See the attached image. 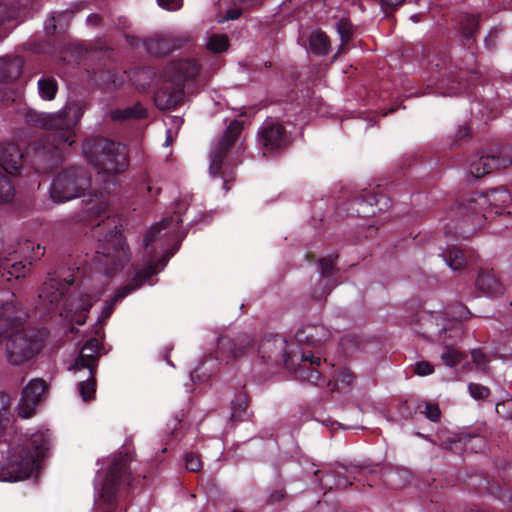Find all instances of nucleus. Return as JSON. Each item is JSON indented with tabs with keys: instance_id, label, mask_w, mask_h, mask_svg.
<instances>
[{
	"instance_id": "obj_5",
	"label": "nucleus",
	"mask_w": 512,
	"mask_h": 512,
	"mask_svg": "<svg viewBox=\"0 0 512 512\" xmlns=\"http://www.w3.org/2000/svg\"><path fill=\"white\" fill-rule=\"evenodd\" d=\"M93 234L98 240L93 261L99 269H103L106 276L111 277L130 260L119 219L107 215L105 220L96 225Z\"/></svg>"
},
{
	"instance_id": "obj_14",
	"label": "nucleus",
	"mask_w": 512,
	"mask_h": 512,
	"mask_svg": "<svg viewBox=\"0 0 512 512\" xmlns=\"http://www.w3.org/2000/svg\"><path fill=\"white\" fill-rule=\"evenodd\" d=\"M330 337V331L324 325H305L299 328L295 334V343H293L294 350L296 351H307L308 354L312 355L314 360L319 361V364H314L315 369L322 373V375L326 378V382L321 386L330 387L332 384V380L330 377L326 376L325 373L321 370V358L319 356H315L313 352L306 347H319L324 342H326Z\"/></svg>"
},
{
	"instance_id": "obj_25",
	"label": "nucleus",
	"mask_w": 512,
	"mask_h": 512,
	"mask_svg": "<svg viewBox=\"0 0 512 512\" xmlns=\"http://www.w3.org/2000/svg\"><path fill=\"white\" fill-rule=\"evenodd\" d=\"M96 337L88 339L81 348L78 357L75 360V369H88L89 374H96L98 359L100 357V348L102 344Z\"/></svg>"
},
{
	"instance_id": "obj_27",
	"label": "nucleus",
	"mask_w": 512,
	"mask_h": 512,
	"mask_svg": "<svg viewBox=\"0 0 512 512\" xmlns=\"http://www.w3.org/2000/svg\"><path fill=\"white\" fill-rule=\"evenodd\" d=\"M134 290H136V287H133L132 285H125L119 288L115 292L114 296L105 302L101 315L99 316L97 323L94 326L95 336H104V325L113 314L116 304L122 299H124L126 296H128Z\"/></svg>"
},
{
	"instance_id": "obj_50",
	"label": "nucleus",
	"mask_w": 512,
	"mask_h": 512,
	"mask_svg": "<svg viewBox=\"0 0 512 512\" xmlns=\"http://www.w3.org/2000/svg\"><path fill=\"white\" fill-rule=\"evenodd\" d=\"M471 358L477 369L487 371L489 367V360L486 354L481 349H474L471 351Z\"/></svg>"
},
{
	"instance_id": "obj_56",
	"label": "nucleus",
	"mask_w": 512,
	"mask_h": 512,
	"mask_svg": "<svg viewBox=\"0 0 512 512\" xmlns=\"http://www.w3.org/2000/svg\"><path fill=\"white\" fill-rule=\"evenodd\" d=\"M158 5L169 11H176L183 5V0H157Z\"/></svg>"
},
{
	"instance_id": "obj_26",
	"label": "nucleus",
	"mask_w": 512,
	"mask_h": 512,
	"mask_svg": "<svg viewBox=\"0 0 512 512\" xmlns=\"http://www.w3.org/2000/svg\"><path fill=\"white\" fill-rule=\"evenodd\" d=\"M445 321L446 318L440 315L424 312L418 317V323L416 324L418 328L415 331L428 340L436 342L441 335L442 325Z\"/></svg>"
},
{
	"instance_id": "obj_12",
	"label": "nucleus",
	"mask_w": 512,
	"mask_h": 512,
	"mask_svg": "<svg viewBox=\"0 0 512 512\" xmlns=\"http://www.w3.org/2000/svg\"><path fill=\"white\" fill-rule=\"evenodd\" d=\"M243 131V122L239 120H232L227 126L225 132L219 141L215 144L211 151L210 155V167L209 171L213 177H222L224 179V189L228 191L230 187L228 186V180L225 179V172L223 168L225 166V161L227 158V154L230 149L234 146L237 139L241 135Z\"/></svg>"
},
{
	"instance_id": "obj_39",
	"label": "nucleus",
	"mask_w": 512,
	"mask_h": 512,
	"mask_svg": "<svg viewBox=\"0 0 512 512\" xmlns=\"http://www.w3.org/2000/svg\"><path fill=\"white\" fill-rule=\"evenodd\" d=\"M248 397L245 393H239L232 401L231 419L233 421H244L248 419Z\"/></svg>"
},
{
	"instance_id": "obj_55",
	"label": "nucleus",
	"mask_w": 512,
	"mask_h": 512,
	"mask_svg": "<svg viewBox=\"0 0 512 512\" xmlns=\"http://www.w3.org/2000/svg\"><path fill=\"white\" fill-rule=\"evenodd\" d=\"M424 413L432 422H437L441 417V411L436 404L427 403Z\"/></svg>"
},
{
	"instance_id": "obj_63",
	"label": "nucleus",
	"mask_w": 512,
	"mask_h": 512,
	"mask_svg": "<svg viewBox=\"0 0 512 512\" xmlns=\"http://www.w3.org/2000/svg\"><path fill=\"white\" fill-rule=\"evenodd\" d=\"M101 22V17L98 15V14H90L88 17H87V23L89 25H93V26H96V25H99Z\"/></svg>"
},
{
	"instance_id": "obj_61",
	"label": "nucleus",
	"mask_w": 512,
	"mask_h": 512,
	"mask_svg": "<svg viewBox=\"0 0 512 512\" xmlns=\"http://www.w3.org/2000/svg\"><path fill=\"white\" fill-rule=\"evenodd\" d=\"M383 5L392 9L397 8L398 6L402 5L405 0H381Z\"/></svg>"
},
{
	"instance_id": "obj_49",
	"label": "nucleus",
	"mask_w": 512,
	"mask_h": 512,
	"mask_svg": "<svg viewBox=\"0 0 512 512\" xmlns=\"http://www.w3.org/2000/svg\"><path fill=\"white\" fill-rule=\"evenodd\" d=\"M468 390L471 397L475 400H484L490 395V389L478 383H470Z\"/></svg>"
},
{
	"instance_id": "obj_60",
	"label": "nucleus",
	"mask_w": 512,
	"mask_h": 512,
	"mask_svg": "<svg viewBox=\"0 0 512 512\" xmlns=\"http://www.w3.org/2000/svg\"><path fill=\"white\" fill-rule=\"evenodd\" d=\"M242 12L238 8H231L226 12L225 19L236 20L241 16Z\"/></svg>"
},
{
	"instance_id": "obj_21",
	"label": "nucleus",
	"mask_w": 512,
	"mask_h": 512,
	"mask_svg": "<svg viewBox=\"0 0 512 512\" xmlns=\"http://www.w3.org/2000/svg\"><path fill=\"white\" fill-rule=\"evenodd\" d=\"M512 164V147H501L489 154L481 155L470 164V174L481 178L493 171L507 168Z\"/></svg>"
},
{
	"instance_id": "obj_16",
	"label": "nucleus",
	"mask_w": 512,
	"mask_h": 512,
	"mask_svg": "<svg viewBox=\"0 0 512 512\" xmlns=\"http://www.w3.org/2000/svg\"><path fill=\"white\" fill-rule=\"evenodd\" d=\"M418 435L423 437L420 433ZM424 438L428 440L427 436H424ZM429 441L455 454H462L463 452L478 453L485 447L484 437L468 432L449 433L446 438L438 434L436 439H429Z\"/></svg>"
},
{
	"instance_id": "obj_2",
	"label": "nucleus",
	"mask_w": 512,
	"mask_h": 512,
	"mask_svg": "<svg viewBox=\"0 0 512 512\" xmlns=\"http://www.w3.org/2000/svg\"><path fill=\"white\" fill-rule=\"evenodd\" d=\"M480 14L461 13L455 18L454 29L469 52L465 66L452 61L447 47H432L424 52L427 66L437 72L436 89L441 95H456L468 92L480 78L474 68L475 53L472 51L480 30Z\"/></svg>"
},
{
	"instance_id": "obj_42",
	"label": "nucleus",
	"mask_w": 512,
	"mask_h": 512,
	"mask_svg": "<svg viewBox=\"0 0 512 512\" xmlns=\"http://www.w3.org/2000/svg\"><path fill=\"white\" fill-rule=\"evenodd\" d=\"M354 380H355V375L351 370H349L347 368H340L334 372V376H333L334 384H333V387L331 388V390H334L339 385L350 387L352 385V383L354 382Z\"/></svg>"
},
{
	"instance_id": "obj_54",
	"label": "nucleus",
	"mask_w": 512,
	"mask_h": 512,
	"mask_svg": "<svg viewBox=\"0 0 512 512\" xmlns=\"http://www.w3.org/2000/svg\"><path fill=\"white\" fill-rule=\"evenodd\" d=\"M471 137L470 128L466 125L460 126L455 134L454 145H461L466 139Z\"/></svg>"
},
{
	"instance_id": "obj_23",
	"label": "nucleus",
	"mask_w": 512,
	"mask_h": 512,
	"mask_svg": "<svg viewBox=\"0 0 512 512\" xmlns=\"http://www.w3.org/2000/svg\"><path fill=\"white\" fill-rule=\"evenodd\" d=\"M26 314L11 301L0 305V343L24 329Z\"/></svg>"
},
{
	"instance_id": "obj_4",
	"label": "nucleus",
	"mask_w": 512,
	"mask_h": 512,
	"mask_svg": "<svg viewBox=\"0 0 512 512\" xmlns=\"http://www.w3.org/2000/svg\"><path fill=\"white\" fill-rule=\"evenodd\" d=\"M48 431H37L23 444L10 446L0 463V481L19 482L39 470L50 448Z\"/></svg>"
},
{
	"instance_id": "obj_53",
	"label": "nucleus",
	"mask_w": 512,
	"mask_h": 512,
	"mask_svg": "<svg viewBox=\"0 0 512 512\" xmlns=\"http://www.w3.org/2000/svg\"><path fill=\"white\" fill-rule=\"evenodd\" d=\"M185 464H186V468L191 472H198V471H200V469L202 467L200 457L193 452L188 453L186 455Z\"/></svg>"
},
{
	"instance_id": "obj_37",
	"label": "nucleus",
	"mask_w": 512,
	"mask_h": 512,
	"mask_svg": "<svg viewBox=\"0 0 512 512\" xmlns=\"http://www.w3.org/2000/svg\"><path fill=\"white\" fill-rule=\"evenodd\" d=\"M383 481L393 489L404 487L410 478V474L405 469H388L382 474Z\"/></svg>"
},
{
	"instance_id": "obj_1",
	"label": "nucleus",
	"mask_w": 512,
	"mask_h": 512,
	"mask_svg": "<svg viewBox=\"0 0 512 512\" xmlns=\"http://www.w3.org/2000/svg\"><path fill=\"white\" fill-rule=\"evenodd\" d=\"M84 114L79 102H71L56 114L29 115L27 121L45 131L31 142L26 153L13 143H0V167L7 174L19 173L23 163H29L36 173L54 172L63 161V152L75 142V127Z\"/></svg>"
},
{
	"instance_id": "obj_59",
	"label": "nucleus",
	"mask_w": 512,
	"mask_h": 512,
	"mask_svg": "<svg viewBox=\"0 0 512 512\" xmlns=\"http://www.w3.org/2000/svg\"><path fill=\"white\" fill-rule=\"evenodd\" d=\"M455 231H452L450 224L445 225V233L454 238L464 237V231H458V226L453 227Z\"/></svg>"
},
{
	"instance_id": "obj_31",
	"label": "nucleus",
	"mask_w": 512,
	"mask_h": 512,
	"mask_svg": "<svg viewBox=\"0 0 512 512\" xmlns=\"http://www.w3.org/2000/svg\"><path fill=\"white\" fill-rule=\"evenodd\" d=\"M24 60L20 56L0 58V82L8 83L17 80L22 74Z\"/></svg>"
},
{
	"instance_id": "obj_28",
	"label": "nucleus",
	"mask_w": 512,
	"mask_h": 512,
	"mask_svg": "<svg viewBox=\"0 0 512 512\" xmlns=\"http://www.w3.org/2000/svg\"><path fill=\"white\" fill-rule=\"evenodd\" d=\"M93 306V298L90 294L80 293L76 298L65 302L64 310L67 313H73L72 320L77 325H83L86 322L87 314Z\"/></svg>"
},
{
	"instance_id": "obj_29",
	"label": "nucleus",
	"mask_w": 512,
	"mask_h": 512,
	"mask_svg": "<svg viewBox=\"0 0 512 512\" xmlns=\"http://www.w3.org/2000/svg\"><path fill=\"white\" fill-rule=\"evenodd\" d=\"M476 287L489 297H498L504 293V286L493 270L481 269L476 279Z\"/></svg>"
},
{
	"instance_id": "obj_13",
	"label": "nucleus",
	"mask_w": 512,
	"mask_h": 512,
	"mask_svg": "<svg viewBox=\"0 0 512 512\" xmlns=\"http://www.w3.org/2000/svg\"><path fill=\"white\" fill-rule=\"evenodd\" d=\"M43 348V341L34 331L21 330L6 344L8 361L12 365H21L33 359Z\"/></svg>"
},
{
	"instance_id": "obj_8",
	"label": "nucleus",
	"mask_w": 512,
	"mask_h": 512,
	"mask_svg": "<svg viewBox=\"0 0 512 512\" xmlns=\"http://www.w3.org/2000/svg\"><path fill=\"white\" fill-rule=\"evenodd\" d=\"M511 202L512 194L504 187L494 188L486 193L472 192L460 201L456 214L463 222L476 227L482 223V219H487L486 206L504 208Z\"/></svg>"
},
{
	"instance_id": "obj_18",
	"label": "nucleus",
	"mask_w": 512,
	"mask_h": 512,
	"mask_svg": "<svg viewBox=\"0 0 512 512\" xmlns=\"http://www.w3.org/2000/svg\"><path fill=\"white\" fill-rule=\"evenodd\" d=\"M501 478L502 483L483 473H476L469 475L465 484L467 489L479 495L488 494L501 503H511L512 495H508V491L512 488V485L505 481L504 476H501Z\"/></svg>"
},
{
	"instance_id": "obj_19",
	"label": "nucleus",
	"mask_w": 512,
	"mask_h": 512,
	"mask_svg": "<svg viewBox=\"0 0 512 512\" xmlns=\"http://www.w3.org/2000/svg\"><path fill=\"white\" fill-rule=\"evenodd\" d=\"M258 140L263 148V155L278 152L290 144V138L284 125L278 120L268 118L259 128Z\"/></svg>"
},
{
	"instance_id": "obj_17",
	"label": "nucleus",
	"mask_w": 512,
	"mask_h": 512,
	"mask_svg": "<svg viewBox=\"0 0 512 512\" xmlns=\"http://www.w3.org/2000/svg\"><path fill=\"white\" fill-rule=\"evenodd\" d=\"M391 207V199L375 189H363L361 194L349 203V210L358 217H372L387 211Z\"/></svg>"
},
{
	"instance_id": "obj_36",
	"label": "nucleus",
	"mask_w": 512,
	"mask_h": 512,
	"mask_svg": "<svg viewBox=\"0 0 512 512\" xmlns=\"http://www.w3.org/2000/svg\"><path fill=\"white\" fill-rule=\"evenodd\" d=\"M441 256L445 263L455 271L463 269L467 263L463 250L456 246H448Z\"/></svg>"
},
{
	"instance_id": "obj_10",
	"label": "nucleus",
	"mask_w": 512,
	"mask_h": 512,
	"mask_svg": "<svg viewBox=\"0 0 512 512\" xmlns=\"http://www.w3.org/2000/svg\"><path fill=\"white\" fill-rule=\"evenodd\" d=\"M90 186V178L85 169L69 167L63 169L53 180L50 196L54 202L62 203L80 197Z\"/></svg>"
},
{
	"instance_id": "obj_45",
	"label": "nucleus",
	"mask_w": 512,
	"mask_h": 512,
	"mask_svg": "<svg viewBox=\"0 0 512 512\" xmlns=\"http://www.w3.org/2000/svg\"><path fill=\"white\" fill-rule=\"evenodd\" d=\"M229 40L226 35L214 34L207 43V48L214 53H221L228 49Z\"/></svg>"
},
{
	"instance_id": "obj_15",
	"label": "nucleus",
	"mask_w": 512,
	"mask_h": 512,
	"mask_svg": "<svg viewBox=\"0 0 512 512\" xmlns=\"http://www.w3.org/2000/svg\"><path fill=\"white\" fill-rule=\"evenodd\" d=\"M122 485L132 486L130 468L125 456L116 457L112 461L102 485L100 497L107 504L112 505L116 501L118 489Z\"/></svg>"
},
{
	"instance_id": "obj_30",
	"label": "nucleus",
	"mask_w": 512,
	"mask_h": 512,
	"mask_svg": "<svg viewBox=\"0 0 512 512\" xmlns=\"http://www.w3.org/2000/svg\"><path fill=\"white\" fill-rule=\"evenodd\" d=\"M337 258H338V255H329V256L323 257L319 260L321 276L324 279H328V280L325 281L320 292L318 290H315L313 292L312 297L317 301L325 300L327 295L331 292V290L336 285L335 283H332L329 278L332 277L334 275V273L336 272V267H335L334 262Z\"/></svg>"
},
{
	"instance_id": "obj_51",
	"label": "nucleus",
	"mask_w": 512,
	"mask_h": 512,
	"mask_svg": "<svg viewBox=\"0 0 512 512\" xmlns=\"http://www.w3.org/2000/svg\"><path fill=\"white\" fill-rule=\"evenodd\" d=\"M20 95V92L16 89L0 87V103L3 105H9L15 102Z\"/></svg>"
},
{
	"instance_id": "obj_58",
	"label": "nucleus",
	"mask_w": 512,
	"mask_h": 512,
	"mask_svg": "<svg viewBox=\"0 0 512 512\" xmlns=\"http://www.w3.org/2000/svg\"><path fill=\"white\" fill-rule=\"evenodd\" d=\"M286 496V492L284 489H275L273 490L268 499H267V503L268 504H275L277 502H280L282 501Z\"/></svg>"
},
{
	"instance_id": "obj_34",
	"label": "nucleus",
	"mask_w": 512,
	"mask_h": 512,
	"mask_svg": "<svg viewBox=\"0 0 512 512\" xmlns=\"http://www.w3.org/2000/svg\"><path fill=\"white\" fill-rule=\"evenodd\" d=\"M309 47L314 55L326 56L331 48L330 38L324 31L315 30L309 37Z\"/></svg>"
},
{
	"instance_id": "obj_6",
	"label": "nucleus",
	"mask_w": 512,
	"mask_h": 512,
	"mask_svg": "<svg viewBox=\"0 0 512 512\" xmlns=\"http://www.w3.org/2000/svg\"><path fill=\"white\" fill-rule=\"evenodd\" d=\"M201 64L194 58L170 61L164 68V75L171 82L160 87L154 94V103L160 110L177 108L184 98V83L196 79Z\"/></svg>"
},
{
	"instance_id": "obj_20",
	"label": "nucleus",
	"mask_w": 512,
	"mask_h": 512,
	"mask_svg": "<svg viewBox=\"0 0 512 512\" xmlns=\"http://www.w3.org/2000/svg\"><path fill=\"white\" fill-rule=\"evenodd\" d=\"M76 281L74 274H70L68 277L59 278L56 273L49 274L46 281L43 283L40 292L39 299L41 304L48 310H55L64 297L71 285Z\"/></svg>"
},
{
	"instance_id": "obj_46",
	"label": "nucleus",
	"mask_w": 512,
	"mask_h": 512,
	"mask_svg": "<svg viewBox=\"0 0 512 512\" xmlns=\"http://www.w3.org/2000/svg\"><path fill=\"white\" fill-rule=\"evenodd\" d=\"M336 28L341 39V46H345L353 34L352 24L347 19H340L336 24Z\"/></svg>"
},
{
	"instance_id": "obj_35",
	"label": "nucleus",
	"mask_w": 512,
	"mask_h": 512,
	"mask_svg": "<svg viewBox=\"0 0 512 512\" xmlns=\"http://www.w3.org/2000/svg\"><path fill=\"white\" fill-rule=\"evenodd\" d=\"M170 223V220L163 219L161 222L155 224L148 230L144 236V250L149 257V260H153L156 256V252L152 247L153 243L158 239L162 230L166 229Z\"/></svg>"
},
{
	"instance_id": "obj_64",
	"label": "nucleus",
	"mask_w": 512,
	"mask_h": 512,
	"mask_svg": "<svg viewBox=\"0 0 512 512\" xmlns=\"http://www.w3.org/2000/svg\"><path fill=\"white\" fill-rule=\"evenodd\" d=\"M4 11H5L4 6L2 3H0V24L5 22L9 18V16L5 15Z\"/></svg>"
},
{
	"instance_id": "obj_52",
	"label": "nucleus",
	"mask_w": 512,
	"mask_h": 512,
	"mask_svg": "<svg viewBox=\"0 0 512 512\" xmlns=\"http://www.w3.org/2000/svg\"><path fill=\"white\" fill-rule=\"evenodd\" d=\"M496 412L506 420H512V399L496 404Z\"/></svg>"
},
{
	"instance_id": "obj_3",
	"label": "nucleus",
	"mask_w": 512,
	"mask_h": 512,
	"mask_svg": "<svg viewBox=\"0 0 512 512\" xmlns=\"http://www.w3.org/2000/svg\"><path fill=\"white\" fill-rule=\"evenodd\" d=\"M294 346L278 334H269L258 345L257 353L264 363H283L298 380L322 386L326 378L314 367L319 361L314 360L307 351L294 350Z\"/></svg>"
},
{
	"instance_id": "obj_22",
	"label": "nucleus",
	"mask_w": 512,
	"mask_h": 512,
	"mask_svg": "<svg viewBox=\"0 0 512 512\" xmlns=\"http://www.w3.org/2000/svg\"><path fill=\"white\" fill-rule=\"evenodd\" d=\"M254 348V341L251 336L244 334L236 339L228 336H221L218 338V345L216 351V359L229 363L248 353Z\"/></svg>"
},
{
	"instance_id": "obj_62",
	"label": "nucleus",
	"mask_w": 512,
	"mask_h": 512,
	"mask_svg": "<svg viewBox=\"0 0 512 512\" xmlns=\"http://www.w3.org/2000/svg\"><path fill=\"white\" fill-rule=\"evenodd\" d=\"M45 30L47 34H53L56 30L55 17L53 16L51 20L46 21Z\"/></svg>"
},
{
	"instance_id": "obj_41",
	"label": "nucleus",
	"mask_w": 512,
	"mask_h": 512,
	"mask_svg": "<svg viewBox=\"0 0 512 512\" xmlns=\"http://www.w3.org/2000/svg\"><path fill=\"white\" fill-rule=\"evenodd\" d=\"M79 393L83 401L92 400L96 393V374H89L88 378L78 384Z\"/></svg>"
},
{
	"instance_id": "obj_9",
	"label": "nucleus",
	"mask_w": 512,
	"mask_h": 512,
	"mask_svg": "<svg viewBox=\"0 0 512 512\" xmlns=\"http://www.w3.org/2000/svg\"><path fill=\"white\" fill-rule=\"evenodd\" d=\"M45 254V248L41 245L35 246L33 242L27 240L24 243H17V247L10 246L8 249L0 251V278L4 281L20 279L25 277L28 268L22 260L29 259V265L32 261L40 259Z\"/></svg>"
},
{
	"instance_id": "obj_44",
	"label": "nucleus",
	"mask_w": 512,
	"mask_h": 512,
	"mask_svg": "<svg viewBox=\"0 0 512 512\" xmlns=\"http://www.w3.org/2000/svg\"><path fill=\"white\" fill-rule=\"evenodd\" d=\"M14 196V186L12 181L0 172V203H7Z\"/></svg>"
},
{
	"instance_id": "obj_11",
	"label": "nucleus",
	"mask_w": 512,
	"mask_h": 512,
	"mask_svg": "<svg viewBox=\"0 0 512 512\" xmlns=\"http://www.w3.org/2000/svg\"><path fill=\"white\" fill-rule=\"evenodd\" d=\"M377 473L378 466L371 468L355 464H337L331 472L326 473L320 478V482L323 487L339 490L352 486L355 481L361 482L363 485L366 482L368 486L372 487L374 479L370 480L369 477L376 478L378 477Z\"/></svg>"
},
{
	"instance_id": "obj_24",
	"label": "nucleus",
	"mask_w": 512,
	"mask_h": 512,
	"mask_svg": "<svg viewBox=\"0 0 512 512\" xmlns=\"http://www.w3.org/2000/svg\"><path fill=\"white\" fill-rule=\"evenodd\" d=\"M46 390L44 380L36 378L31 380L22 390L19 402V416L22 418H30L39 403L41 396Z\"/></svg>"
},
{
	"instance_id": "obj_32",
	"label": "nucleus",
	"mask_w": 512,
	"mask_h": 512,
	"mask_svg": "<svg viewBox=\"0 0 512 512\" xmlns=\"http://www.w3.org/2000/svg\"><path fill=\"white\" fill-rule=\"evenodd\" d=\"M463 326L460 322L446 321L442 325L441 335L436 340L437 343L443 345L445 348H452L456 346L462 339Z\"/></svg>"
},
{
	"instance_id": "obj_38",
	"label": "nucleus",
	"mask_w": 512,
	"mask_h": 512,
	"mask_svg": "<svg viewBox=\"0 0 512 512\" xmlns=\"http://www.w3.org/2000/svg\"><path fill=\"white\" fill-rule=\"evenodd\" d=\"M38 91L43 100H53L58 91L57 80L52 76H42L38 80Z\"/></svg>"
},
{
	"instance_id": "obj_43",
	"label": "nucleus",
	"mask_w": 512,
	"mask_h": 512,
	"mask_svg": "<svg viewBox=\"0 0 512 512\" xmlns=\"http://www.w3.org/2000/svg\"><path fill=\"white\" fill-rule=\"evenodd\" d=\"M92 79L100 87L108 88L116 84V75L111 70L95 71Z\"/></svg>"
},
{
	"instance_id": "obj_57",
	"label": "nucleus",
	"mask_w": 512,
	"mask_h": 512,
	"mask_svg": "<svg viewBox=\"0 0 512 512\" xmlns=\"http://www.w3.org/2000/svg\"><path fill=\"white\" fill-rule=\"evenodd\" d=\"M415 372L420 376H426L433 373V366L426 361H420L415 365Z\"/></svg>"
},
{
	"instance_id": "obj_40",
	"label": "nucleus",
	"mask_w": 512,
	"mask_h": 512,
	"mask_svg": "<svg viewBox=\"0 0 512 512\" xmlns=\"http://www.w3.org/2000/svg\"><path fill=\"white\" fill-rule=\"evenodd\" d=\"M173 49V44L166 38L151 39L147 43L148 52L156 56H165L169 54Z\"/></svg>"
},
{
	"instance_id": "obj_33",
	"label": "nucleus",
	"mask_w": 512,
	"mask_h": 512,
	"mask_svg": "<svg viewBox=\"0 0 512 512\" xmlns=\"http://www.w3.org/2000/svg\"><path fill=\"white\" fill-rule=\"evenodd\" d=\"M110 117L113 121L122 122L131 119H145L148 117L147 109L143 107L140 102L135 103L132 106L124 109H115L110 113Z\"/></svg>"
},
{
	"instance_id": "obj_47",
	"label": "nucleus",
	"mask_w": 512,
	"mask_h": 512,
	"mask_svg": "<svg viewBox=\"0 0 512 512\" xmlns=\"http://www.w3.org/2000/svg\"><path fill=\"white\" fill-rule=\"evenodd\" d=\"M157 273V270L154 266L150 265L139 272L136 273L134 282L129 283L128 285H132L133 287H136L138 289L143 285L144 283L148 282L154 274Z\"/></svg>"
},
{
	"instance_id": "obj_7",
	"label": "nucleus",
	"mask_w": 512,
	"mask_h": 512,
	"mask_svg": "<svg viewBox=\"0 0 512 512\" xmlns=\"http://www.w3.org/2000/svg\"><path fill=\"white\" fill-rule=\"evenodd\" d=\"M85 159L98 168L99 172L118 174L129 166L125 145L104 137L86 139L82 146Z\"/></svg>"
},
{
	"instance_id": "obj_48",
	"label": "nucleus",
	"mask_w": 512,
	"mask_h": 512,
	"mask_svg": "<svg viewBox=\"0 0 512 512\" xmlns=\"http://www.w3.org/2000/svg\"><path fill=\"white\" fill-rule=\"evenodd\" d=\"M446 351L442 353L441 358L445 365L449 367H454L457 364H459L462 359L463 355L458 350L452 348H445Z\"/></svg>"
}]
</instances>
